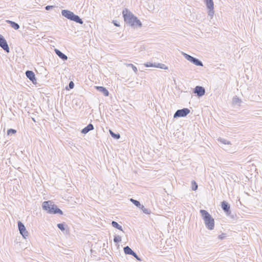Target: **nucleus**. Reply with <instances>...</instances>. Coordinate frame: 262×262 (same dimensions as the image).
<instances>
[{"label": "nucleus", "mask_w": 262, "mask_h": 262, "mask_svg": "<svg viewBox=\"0 0 262 262\" xmlns=\"http://www.w3.org/2000/svg\"><path fill=\"white\" fill-rule=\"evenodd\" d=\"M122 13L124 21L127 24L134 28L142 27L141 21L126 9L123 10Z\"/></svg>", "instance_id": "f257e3e1"}, {"label": "nucleus", "mask_w": 262, "mask_h": 262, "mask_svg": "<svg viewBox=\"0 0 262 262\" xmlns=\"http://www.w3.org/2000/svg\"><path fill=\"white\" fill-rule=\"evenodd\" d=\"M200 213L208 229L212 230L214 227V220L211 215L205 210H200Z\"/></svg>", "instance_id": "f03ea898"}, {"label": "nucleus", "mask_w": 262, "mask_h": 262, "mask_svg": "<svg viewBox=\"0 0 262 262\" xmlns=\"http://www.w3.org/2000/svg\"><path fill=\"white\" fill-rule=\"evenodd\" d=\"M42 207L43 210L47 211L49 213H59L60 214H63L62 210L57 208L56 205L52 204V202L50 201L44 202L42 203Z\"/></svg>", "instance_id": "7ed1b4c3"}, {"label": "nucleus", "mask_w": 262, "mask_h": 262, "mask_svg": "<svg viewBox=\"0 0 262 262\" xmlns=\"http://www.w3.org/2000/svg\"><path fill=\"white\" fill-rule=\"evenodd\" d=\"M61 14L63 16L66 18L75 21L79 24H82L83 23V20L80 18V17L77 15H75L73 12L68 10H62L61 11Z\"/></svg>", "instance_id": "20e7f679"}, {"label": "nucleus", "mask_w": 262, "mask_h": 262, "mask_svg": "<svg viewBox=\"0 0 262 262\" xmlns=\"http://www.w3.org/2000/svg\"><path fill=\"white\" fill-rule=\"evenodd\" d=\"M190 110L187 108H184L177 110L173 115L174 118L178 117H184L186 116L189 113Z\"/></svg>", "instance_id": "39448f33"}, {"label": "nucleus", "mask_w": 262, "mask_h": 262, "mask_svg": "<svg viewBox=\"0 0 262 262\" xmlns=\"http://www.w3.org/2000/svg\"><path fill=\"white\" fill-rule=\"evenodd\" d=\"M204 1L206 5L207 9L209 10L208 15L212 18L214 13L213 0H204Z\"/></svg>", "instance_id": "423d86ee"}, {"label": "nucleus", "mask_w": 262, "mask_h": 262, "mask_svg": "<svg viewBox=\"0 0 262 262\" xmlns=\"http://www.w3.org/2000/svg\"><path fill=\"white\" fill-rule=\"evenodd\" d=\"M18 227L20 233L22 236L26 238L28 236V232L26 230V227L20 221L18 222Z\"/></svg>", "instance_id": "0eeeda50"}, {"label": "nucleus", "mask_w": 262, "mask_h": 262, "mask_svg": "<svg viewBox=\"0 0 262 262\" xmlns=\"http://www.w3.org/2000/svg\"><path fill=\"white\" fill-rule=\"evenodd\" d=\"M0 47L7 53L9 52V48L8 43L3 36L0 34Z\"/></svg>", "instance_id": "6e6552de"}, {"label": "nucleus", "mask_w": 262, "mask_h": 262, "mask_svg": "<svg viewBox=\"0 0 262 262\" xmlns=\"http://www.w3.org/2000/svg\"><path fill=\"white\" fill-rule=\"evenodd\" d=\"M193 92L196 94L197 96L200 97L205 95V89L203 86H196L194 89Z\"/></svg>", "instance_id": "1a4fd4ad"}, {"label": "nucleus", "mask_w": 262, "mask_h": 262, "mask_svg": "<svg viewBox=\"0 0 262 262\" xmlns=\"http://www.w3.org/2000/svg\"><path fill=\"white\" fill-rule=\"evenodd\" d=\"M222 208L224 211V212L226 213L227 215H229L231 213V211L230 210V207L229 204L225 201H223L222 202Z\"/></svg>", "instance_id": "9d476101"}, {"label": "nucleus", "mask_w": 262, "mask_h": 262, "mask_svg": "<svg viewBox=\"0 0 262 262\" xmlns=\"http://www.w3.org/2000/svg\"><path fill=\"white\" fill-rule=\"evenodd\" d=\"M26 75L27 77L33 83H34V82L36 80L35 74L32 71H27L26 72Z\"/></svg>", "instance_id": "9b49d317"}, {"label": "nucleus", "mask_w": 262, "mask_h": 262, "mask_svg": "<svg viewBox=\"0 0 262 262\" xmlns=\"http://www.w3.org/2000/svg\"><path fill=\"white\" fill-rule=\"evenodd\" d=\"M96 89L99 92H101L105 96H108L109 92L103 86H96Z\"/></svg>", "instance_id": "f8f14e48"}, {"label": "nucleus", "mask_w": 262, "mask_h": 262, "mask_svg": "<svg viewBox=\"0 0 262 262\" xmlns=\"http://www.w3.org/2000/svg\"><path fill=\"white\" fill-rule=\"evenodd\" d=\"M94 129V126L92 124H89L85 127L83 128L81 130V133L85 134L89 132Z\"/></svg>", "instance_id": "ddd939ff"}, {"label": "nucleus", "mask_w": 262, "mask_h": 262, "mask_svg": "<svg viewBox=\"0 0 262 262\" xmlns=\"http://www.w3.org/2000/svg\"><path fill=\"white\" fill-rule=\"evenodd\" d=\"M145 66L147 67H154L164 69V70H167L168 69L167 67H166L165 64H162V63H158L157 64L155 63L154 65H153L152 64H146Z\"/></svg>", "instance_id": "4468645a"}, {"label": "nucleus", "mask_w": 262, "mask_h": 262, "mask_svg": "<svg viewBox=\"0 0 262 262\" xmlns=\"http://www.w3.org/2000/svg\"><path fill=\"white\" fill-rule=\"evenodd\" d=\"M55 52L56 54L63 60H66L68 59V57L67 55L62 53L58 49H55Z\"/></svg>", "instance_id": "2eb2a0df"}, {"label": "nucleus", "mask_w": 262, "mask_h": 262, "mask_svg": "<svg viewBox=\"0 0 262 262\" xmlns=\"http://www.w3.org/2000/svg\"><path fill=\"white\" fill-rule=\"evenodd\" d=\"M6 22L10 24L11 27L14 28L15 30H17L19 28V26L18 24L16 23L15 22H14L11 20H6Z\"/></svg>", "instance_id": "dca6fc26"}, {"label": "nucleus", "mask_w": 262, "mask_h": 262, "mask_svg": "<svg viewBox=\"0 0 262 262\" xmlns=\"http://www.w3.org/2000/svg\"><path fill=\"white\" fill-rule=\"evenodd\" d=\"M123 250H124V252L125 253V254H128V255H132V254H133L134 253V251L128 247V246H126V247H124V248H123Z\"/></svg>", "instance_id": "f3484780"}, {"label": "nucleus", "mask_w": 262, "mask_h": 262, "mask_svg": "<svg viewBox=\"0 0 262 262\" xmlns=\"http://www.w3.org/2000/svg\"><path fill=\"white\" fill-rule=\"evenodd\" d=\"M182 55L187 60H188L190 62H192L193 61L194 57L184 52H182Z\"/></svg>", "instance_id": "a211bd4d"}, {"label": "nucleus", "mask_w": 262, "mask_h": 262, "mask_svg": "<svg viewBox=\"0 0 262 262\" xmlns=\"http://www.w3.org/2000/svg\"><path fill=\"white\" fill-rule=\"evenodd\" d=\"M112 225L113 227H114V228H116L118 229H119V230L120 231H123V229H122V227L121 226H120V225H119L118 224V223H117L115 221H112Z\"/></svg>", "instance_id": "6ab92c4d"}, {"label": "nucleus", "mask_w": 262, "mask_h": 262, "mask_svg": "<svg viewBox=\"0 0 262 262\" xmlns=\"http://www.w3.org/2000/svg\"><path fill=\"white\" fill-rule=\"evenodd\" d=\"M232 102H233V103L234 104H238V105H240V103H241L242 101L241 100L238 98L237 97V96H234L233 98V99H232Z\"/></svg>", "instance_id": "aec40b11"}, {"label": "nucleus", "mask_w": 262, "mask_h": 262, "mask_svg": "<svg viewBox=\"0 0 262 262\" xmlns=\"http://www.w3.org/2000/svg\"><path fill=\"white\" fill-rule=\"evenodd\" d=\"M192 63L197 66H203L202 62L196 58H194L193 61L192 62Z\"/></svg>", "instance_id": "412c9836"}, {"label": "nucleus", "mask_w": 262, "mask_h": 262, "mask_svg": "<svg viewBox=\"0 0 262 262\" xmlns=\"http://www.w3.org/2000/svg\"><path fill=\"white\" fill-rule=\"evenodd\" d=\"M130 201L132 202L138 208H140L142 206L139 201L134 200L133 199H130Z\"/></svg>", "instance_id": "4be33fe9"}, {"label": "nucleus", "mask_w": 262, "mask_h": 262, "mask_svg": "<svg viewBox=\"0 0 262 262\" xmlns=\"http://www.w3.org/2000/svg\"><path fill=\"white\" fill-rule=\"evenodd\" d=\"M140 208L142 210L143 213H144L145 214H150L151 213V210L150 209L145 208L143 205H142Z\"/></svg>", "instance_id": "5701e85b"}, {"label": "nucleus", "mask_w": 262, "mask_h": 262, "mask_svg": "<svg viewBox=\"0 0 262 262\" xmlns=\"http://www.w3.org/2000/svg\"><path fill=\"white\" fill-rule=\"evenodd\" d=\"M110 133L112 137L116 139H119L120 138V135L119 134H115L111 130H110Z\"/></svg>", "instance_id": "b1692460"}, {"label": "nucleus", "mask_w": 262, "mask_h": 262, "mask_svg": "<svg viewBox=\"0 0 262 262\" xmlns=\"http://www.w3.org/2000/svg\"><path fill=\"white\" fill-rule=\"evenodd\" d=\"M218 141L224 144H230V142L229 141H227V140L225 139H223L221 138H218Z\"/></svg>", "instance_id": "393cba45"}, {"label": "nucleus", "mask_w": 262, "mask_h": 262, "mask_svg": "<svg viewBox=\"0 0 262 262\" xmlns=\"http://www.w3.org/2000/svg\"><path fill=\"white\" fill-rule=\"evenodd\" d=\"M191 184H192V189L193 190H196L197 189H198V185L196 184V183L194 181H192L191 182Z\"/></svg>", "instance_id": "a878e982"}, {"label": "nucleus", "mask_w": 262, "mask_h": 262, "mask_svg": "<svg viewBox=\"0 0 262 262\" xmlns=\"http://www.w3.org/2000/svg\"><path fill=\"white\" fill-rule=\"evenodd\" d=\"M121 241V237L119 236V235H117V236H115L114 237V242L115 243H119Z\"/></svg>", "instance_id": "bb28decb"}, {"label": "nucleus", "mask_w": 262, "mask_h": 262, "mask_svg": "<svg viewBox=\"0 0 262 262\" xmlns=\"http://www.w3.org/2000/svg\"><path fill=\"white\" fill-rule=\"evenodd\" d=\"M16 133V130L15 129H9L8 130H7V135H10L11 134H14Z\"/></svg>", "instance_id": "cd10ccee"}, {"label": "nucleus", "mask_w": 262, "mask_h": 262, "mask_svg": "<svg viewBox=\"0 0 262 262\" xmlns=\"http://www.w3.org/2000/svg\"><path fill=\"white\" fill-rule=\"evenodd\" d=\"M58 228L60 229L61 231H64L65 230L64 225L63 224L59 223L57 224Z\"/></svg>", "instance_id": "c85d7f7f"}, {"label": "nucleus", "mask_w": 262, "mask_h": 262, "mask_svg": "<svg viewBox=\"0 0 262 262\" xmlns=\"http://www.w3.org/2000/svg\"><path fill=\"white\" fill-rule=\"evenodd\" d=\"M128 67H131L133 70V71L136 73L138 71L137 68L136 67H135L134 64L132 63L128 64Z\"/></svg>", "instance_id": "c756f323"}, {"label": "nucleus", "mask_w": 262, "mask_h": 262, "mask_svg": "<svg viewBox=\"0 0 262 262\" xmlns=\"http://www.w3.org/2000/svg\"><path fill=\"white\" fill-rule=\"evenodd\" d=\"M132 256H133L135 258H136L138 260H141L140 258L137 255V254L135 252H134L133 254H132Z\"/></svg>", "instance_id": "7c9ffc66"}, {"label": "nucleus", "mask_w": 262, "mask_h": 262, "mask_svg": "<svg viewBox=\"0 0 262 262\" xmlns=\"http://www.w3.org/2000/svg\"><path fill=\"white\" fill-rule=\"evenodd\" d=\"M69 86L70 89H73L74 86V82L73 81H70L69 84Z\"/></svg>", "instance_id": "2f4dec72"}, {"label": "nucleus", "mask_w": 262, "mask_h": 262, "mask_svg": "<svg viewBox=\"0 0 262 262\" xmlns=\"http://www.w3.org/2000/svg\"><path fill=\"white\" fill-rule=\"evenodd\" d=\"M53 7L52 6H47L45 8L46 10H49Z\"/></svg>", "instance_id": "473e14b6"}, {"label": "nucleus", "mask_w": 262, "mask_h": 262, "mask_svg": "<svg viewBox=\"0 0 262 262\" xmlns=\"http://www.w3.org/2000/svg\"><path fill=\"white\" fill-rule=\"evenodd\" d=\"M224 237H225L224 234H221V235H220L219 236V238L220 239H223V238H224Z\"/></svg>", "instance_id": "72a5a7b5"}, {"label": "nucleus", "mask_w": 262, "mask_h": 262, "mask_svg": "<svg viewBox=\"0 0 262 262\" xmlns=\"http://www.w3.org/2000/svg\"><path fill=\"white\" fill-rule=\"evenodd\" d=\"M114 25L115 26H119L117 23H114Z\"/></svg>", "instance_id": "f704fd0d"}]
</instances>
